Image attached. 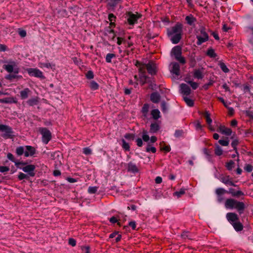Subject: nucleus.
<instances>
[{
    "label": "nucleus",
    "mask_w": 253,
    "mask_h": 253,
    "mask_svg": "<svg viewBox=\"0 0 253 253\" xmlns=\"http://www.w3.org/2000/svg\"><path fill=\"white\" fill-rule=\"evenodd\" d=\"M142 139L145 142H148L150 139V137L146 130H143L142 132Z\"/></svg>",
    "instance_id": "a19ab883"
},
{
    "label": "nucleus",
    "mask_w": 253,
    "mask_h": 253,
    "mask_svg": "<svg viewBox=\"0 0 253 253\" xmlns=\"http://www.w3.org/2000/svg\"><path fill=\"white\" fill-rule=\"evenodd\" d=\"M207 54L210 57L213 58L216 56V54L214 52V50L213 49H208Z\"/></svg>",
    "instance_id": "a18cd8bd"
},
{
    "label": "nucleus",
    "mask_w": 253,
    "mask_h": 253,
    "mask_svg": "<svg viewBox=\"0 0 253 253\" xmlns=\"http://www.w3.org/2000/svg\"><path fill=\"white\" fill-rule=\"evenodd\" d=\"M182 25L177 24L171 29L168 30V34L171 42L176 44L177 43L181 38Z\"/></svg>",
    "instance_id": "f257e3e1"
},
{
    "label": "nucleus",
    "mask_w": 253,
    "mask_h": 253,
    "mask_svg": "<svg viewBox=\"0 0 253 253\" xmlns=\"http://www.w3.org/2000/svg\"><path fill=\"white\" fill-rule=\"evenodd\" d=\"M122 147L126 151L129 150V145L128 143H127L124 139L122 140Z\"/></svg>",
    "instance_id": "09e8293b"
},
{
    "label": "nucleus",
    "mask_w": 253,
    "mask_h": 253,
    "mask_svg": "<svg viewBox=\"0 0 253 253\" xmlns=\"http://www.w3.org/2000/svg\"><path fill=\"white\" fill-rule=\"evenodd\" d=\"M227 193L231 194L234 197H239L240 196L244 195V193L242 192L241 190L235 191L233 188H230L229 191H227Z\"/></svg>",
    "instance_id": "a211bd4d"
},
{
    "label": "nucleus",
    "mask_w": 253,
    "mask_h": 253,
    "mask_svg": "<svg viewBox=\"0 0 253 253\" xmlns=\"http://www.w3.org/2000/svg\"><path fill=\"white\" fill-rule=\"evenodd\" d=\"M219 66L222 70V71L224 73H228L229 72V69L226 66V65L224 63H220L219 64Z\"/></svg>",
    "instance_id": "c03bdc74"
},
{
    "label": "nucleus",
    "mask_w": 253,
    "mask_h": 253,
    "mask_svg": "<svg viewBox=\"0 0 253 253\" xmlns=\"http://www.w3.org/2000/svg\"><path fill=\"white\" fill-rule=\"evenodd\" d=\"M39 66L41 68H50L52 70H54L55 69V65L52 63H40Z\"/></svg>",
    "instance_id": "cd10ccee"
},
{
    "label": "nucleus",
    "mask_w": 253,
    "mask_h": 253,
    "mask_svg": "<svg viewBox=\"0 0 253 253\" xmlns=\"http://www.w3.org/2000/svg\"><path fill=\"white\" fill-rule=\"evenodd\" d=\"M161 107H162V111L164 112H166L167 110V104L165 102H163L162 103Z\"/></svg>",
    "instance_id": "69168bd1"
},
{
    "label": "nucleus",
    "mask_w": 253,
    "mask_h": 253,
    "mask_svg": "<svg viewBox=\"0 0 253 253\" xmlns=\"http://www.w3.org/2000/svg\"><path fill=\"white\" fill-rule=\"evenodd\" d=\"M160 126L158 124L156 123H152L150 126V132L151 133H155L159 130Z\"/></svg>",
    "instance_id": "a878e982"
},
{
    "label": "nucleus",
    "mask_w": 253,
    "mask_h": 253,
    "mask_svg": "<svg viewBox=\"0 0 253 253\" xmlns=\"http://www.w3.org/2000/svg\"><path fill=\"white\" fill-rule=\"evenodd\" d=\"M134 135L132 134L127 133L125 135V137L127 140H133L134 139Z\"/></svg>",
    "instance_id": "bf43d9fd"
},
{
    "label": "nucleus",
    "mask_w": 253,
    "mask_h": 253,
    "mask_svg": "<svg viewBox=\"0 0 253 253\" xmlns=\"http://www.w3.org/2000/svg\"><path fill=\"white\" fill-rule=\"evenodd\" d=\"M220 180L225 185L235 186L236 185L232 181L229 176H223L220 178Z\"/></svg>",
    "instance_id": "f3484780"
},
{
    "label": "nucleus",
    "mask_w": 253,
    "mask_h": 253,
    "mask_svg": "<svg viewBox=\"0 0 253 253\" xmlns=\"http://www.w3.org/2000/svg\"><path fill=\"white\" fill-rule=\"evenodd\" d=\"M31 92L28 88H26L20 92V97L22 99H25L28 98V95Z\"/></svg>",
    "instance_id": "6ab92c4d"
},
{
    "label": "nucleus",
    "mask_w": 253,
    "mask_h": 253,
    "mask_svg": "<svg viewBox=\"0 0 253 253\" xmlns=\"http://www.w3.org/2000/svg\"><path fill=\"white\" fill-rule=\"evenodd\" d=\"M181 48L180 46H175L172 49L171 51V56H174L175 58L179 62L184 64L185 63V60L184 57L181 56Z\"/></svg>",
    "instance_id": "20e7f679"
},
{
    "label": "nucleus",
    "mask_w": 253,
    "mask_h": 253,
    "mask_svg": "<svg viewBox=\"0 0 253 253\" xmlns=\"http://www.w3.org/2000/svg\"><path fill=\"white\" fill-rule=\"evenodd\" d=\"M180 92L183 96H188L191 93V89L188 85L182 84L180 85Z\"/></svg>",
    "instance_id": "ddd939ff"
},
{
    "label": "nucleus",
    "mask_w": 253,
    "mask_h": 253,
    "mask_svg": "<svg viewBox=\"0 0 253 253\" xmlns=\"http://www.w3.org/2000/svg\"><path fill=\"white\" fill-rule=\"evenodd\" d=\"M201 35L197 36V38L198 39L197 43L198 45H201L202 43L209 40L208 35L205 31L201 30Z\"/></svg>",
    "instance_id": "f8f14e48"
},
{
    "label": "nucleus",
    "mask_w": 253,
    "mask_h": 253,
    "mask_svg": "<svg viewBox=\"0 0 253 253\" xmlns=\"http://www.w3.org/2000/svg\"><path fill=\"white\" fill-rule=\"evenodd\" d=\"M40 132L42 135V142L46 144L51 138V133L46 128H40Z\"/></svg>",
    "instance_id": "423d86ee"
},
{
    "label": "nucleus",
    "mask_w": 253,
    "mask_h": 253,
    "mask_svg": "<svg viewBox=\"0 0 253 253\" xmlns=\"http://www.w3.org/2000/svg\"><path fill=\"white\" fill-rule=\"evenodd\" d=\"M108 19L110 21V25H114V22L115 21L116 17L113 14H109L108 16Z\"/></svg>",
    "instance_id": "8fccbe9b"
},
{
    "label": "nucleus",
    "mask_w": 253,
    "mask_h": 253,
    "mask_svg": "<svg viewBox=\"0 0 253 253\" xmlns=\"http://www.w3.org/2000/svg\"><path fill=\"white\" fill-rule=\"evenodd\" d=\"M193 76L196 79H201L203 77V72L200 69L195 70L193 72Z\"/></svg>",
    "instance_id": "393cba45"
},
{
    "label": "nucleus",
    "mask_w": 253,
    "mask_h": 253,
    "mask_svg": "<svg viewBox=\"0 0 253 253\" xmlns=\"http://www.w3.org/2000/svg\"><path fill=\"white\" fill-rule=\"evenodd\" d=\"M69 244L72 247H74L76 245V241L73 238H70L69 239Z\"/></svg>",
    "instance_id": "680f3d73"
},
{
    "label": "nucleus",
    "mask_w": 253,
    "mask_h": 253,
    "mask_svg": "<svg viewBox=\"0 0 253 253\" xmlns=\"http://www.w3.org/2000/svg\"><path fill=\"white\" fill-rule=\"evenodd\" d=\"M226 167L228 170H231L235 167V163L232 160H230L226 163Z\"/></svg>",
    "instance_id": "e433bc0d"
},
{
    "label": "nucleus",
    "mask_w": 253,
    "mask_h": 253,
    "mask_svg": "<svg viewBox=\"0 0 253 253\" xmlns=\"http://www.w3.org/2000/svg\"><path fill=\"white\" fill-rule=\"evenodd\" d=\"M215 192L216 194L218 196V201L220 202L222 200V198L220 197V195H222L225 193H227V191L223 188H218L216 189Z\"/></svg>",
    "instance_id": "412c9836"
},
{
    "label": "nucleus",
    "mask_w": 253,
    "mask_h": 253,
    "mask_svg": "<svg viewBox=\"0 0 253 253\" xmlns=\"http://www.w3.org/2000/svg\"><path fill=\"white\" fill-rule=\"evenodd\" d=\"M115 57V54L114 53H108L106 55L105 60L106 62L111 63L112 59Z\"/></svg>",
    "instance_id": "ea45409f"
},
{
    "label": "nucleus",
    "mask_w": 253,
    "mask_h": 253,
    "mask_svg": "<svg viewBox=\"0 0 253 253\" xmlns=\"http://www.w3.org/2000/svg\"><path fill=\"white\" fill-rule=\"evenodd\" d=\"M39 99L38 97H34L29 99L27 101V103L30 106H34L38 103Z\"/></svg>",
    "instance_id": "72a5a7b5"
},
{
    "label": "nucleus",
    "mask_w": 253,
    "mask_h": 253,
    "mask_svg": "<svg viewBox=\"0 0 253 253\" xmlns=\"http://www.w3.org/2000/svg\"><path fill=\"white\" fill-rule=\"evenodd\" d=\"M185 193V189L181 188L178 191H176L173 193V196H176L177 198H179L182 196V195H184Z\"/></svg>",
    "instance_id": "f704fd0d"
},
{
    "label": "nucleus",
    "mask_w": 253,
    "mask_h": 253,
    "mask_svg": "<svg viewBox=\"0 0 253 253\" xmlns=\"http://www.w3.org/2000/svg\"><path fill=\"white\" fill-rule=\"evenodd\" d=\"M185 81L189 84L193 89H196L198 87V84L197 83L189 80L187 77L185 78Z\"/></svg>",
    "instance_id": "2f4dec72"
},
{
    "label": "nucleus",
    "mask_w": 253,
    "mask_h": 253,
    "mask_svg": "<svg viewBox=\"0 0 253 253\" xmlns=\"http://www.w3.org/2000/svg\"><path fill=\"white\" fill-rule=\"evenodd\" d=\"M149 105H148L147 104H144L142 107V112L145 117H146V116H147V113L149 110Z\"/></svg>",
    "instance_id": "37998d69"
},
{
    "label": "nucleus",
    "mask_w": 253,
    "mask_h": 253,
    "mask_svg": "<svg viewBox=\"0 0 253 253\" xmlns=\"http://www.w3.org/2000/svg\"><path fill=\"white\" fill-rule=\"evenodd\" d=\"M134 79L136 82V84H139L143 85L146 82L147 78L145 74L142 72L141 70H140L139 79L136 75L134 76Z\"/></svg>",
    "instance_id": "9d476101"
},
{
    "label": "nucleus",
    "mask_w": 253,
    "mask_h": 253,
    "mask_svg": "<svg viewBox=\"0 0 253 253\" xmlns=\"http://www.w3.org/2000/svg\"><path fill=\"white\" fill-rule=\"evenodd\" d=\"M136 143H137V145L139 147H141L143 145V142H142V140L140 138H138L136 139Z\"/></svg>",
    "instance_id": "e2e57ef3"
},
{
    "label": "nucleus",
    "mask_w": 253,
    "mask_h": 253,
    "mask_svg": "<svg viewBox=\"0 0 253 253\" xmlns=\"http://www.w3.org/2000/svg\"><path fill=\"white\" fill-rule=\"evenodd\" d=\"M90 88L93 90H96L99 87L98 84L94 81H92L90 83Z\"/></svg>",
    "instance_id": "58836bf2"
},
{
    "label": "nucleus",
    "mask_w": 253,
    "mask_h": 253,
    "mask_svg": "<svg viewBox=\"0 0 253 253\" xmlns=\"http://www.w3.org/2000/svg\"><path fill=\"white\" fill-rule=\"evenodd\" d=\"M19 35L22 38L26 37V31L22 29H20L18 31Z\"/></svg>",
    "instance_id": "052dcab7"
},
{
    "label": "nucleus",
    "mask_w": 253,
    "mask_h": 253,
    "mask_svg": "<svg viewBox=\"0 0 253 253\" xmlns=\"http://www.w3.org/2000/svg\"><path fill=\"white\" fill-rule=\"evenodd\" d=\"M16 154L19 156H21L23 154L25 156V146L18 147L16 148Z\"/></svg>",
    "instance_id": "7c9ffc66"
},
{
    "label": "nucleus",
    "mask_w": 253,
    "mask_h": 253,
    "mask_svg": "<svg viewBox=\"0 0 253 253\" xmlns=\"http://www.w3.org/2000/svg\"><path fill=\"white\" fill-rule=\"evenodd\" d=\"M170 72L175 79H178L180 75V66L177 63H171L170 64Z\"/></svg>",
    "instance_id": "0eeeda50"
},
{
    "label": "nucleus",
    "mask_w": 253,
    "mask_h": 253,
    "mask_svg": "<svg viewBox=\"0 0 253 253\" xmlns=\"http://www.w3.org/2000/svg\"><path fill=\"white\" fill-rule=\"evenodd\" d=\"M21 78L22 76H17L15 75H7L6 77V78L8 80H11L12 79H14V78Z\"/></svg>",
    "instance_id": "4d7b16f0"
},
{
    "label": "nucleus",
    "mask_w": 253,
    "mask_h": 253,
    "mask_svg": "<svg viewBox=\"0 0 253 253\" xmlns=\"http://www.w3.org/2000/svg\"><path fill=\"white\" fill-rule=\"evenodd\" d=\"M204 116L206 118V121H207V124L209 125V128L211 130H213V129H212L211 128V124L212 123V120L210 118V113H209V112L208 111H206L205 112V113H204Z\"/></svg>",
    "instance_id": "b1692460"
},
{
    "label": "nucleus",
    "mask_w": 253,
    "mask_h": 253,
    "mask_svg": "<svg viewBox=\"0 0 253 253\" xmlns=\"http://www.w3.org/2000/svg\"><path fill=\"white\" fill-rule=\"evenodd\" d=\"M232 225L233 226L234 229L236 231H240L242 230V229L243 228V225L239 221L232 224Z\"/></svg>",
    "instance_id": "bb28decb"
},
{
    "label": "nucleus",
    "mask_w": 253,
    "mask_h": 253,
    "mask_svg": "<svg viewBox=\"0 0 253 253\" xmlns=\"http://www.w3.org/2000/svg\"><path fill=\"white\" fill-rule=\"evenodd\" d=\"M152 117L155 120H157L160 118V112L157 109H153L151 111Z\"/></svg>",
    "instance_id": "c756f323"
},
{
    "label": "nucleus",
    "mask_w": 253,
    "mask_h": 253,
    "mask_svg": "<svg viewBox=\"0 0 253 253\" xmlns=\"http://www.w3.org/2000/svg\"><path fill=\"white\" fill-rule=\"evenodd\" d=\"M146 68L149 74L153 75L156 73L157 66L156 64L153 62H149L146 65Z\"/></svg>",
    "instance_id": "4468645a"
},
{
    "label": "nucleus",
    "mask_w": 253,
    "mask_h": 253,
    "mask_svg": "<svg viewBox=\"0 0 253 253\" xmlns=\"http://www.w3.org/2000/svg\"><path fill=\"white\" fill-rule=\"evenodd\" d=\"M82 250L84 253H89V248L88 246L82 247Z\"/></svg>",
    "instance_id": "0e129e2a"
},
{
    "label": "nucleus",
    "mask_w": 253,
    "mask_h": 253,
    "mask_svg": "<svg viewBox=\"0 0 253 253\" xmlns=\"http://www.w3.org/2000/svg\"><path fill=\"white\" fill-rule=\"evenodd\" d=\"M7 157L9 160H10L12 162H14L16 166H18L20 164V163L15 161L14 156L11 153H8L7 155Z\"/></svg>",
    "instance_id": "79ce46f5"
},
{
    "label": "nucleus",
    "mask_w": 253,
    "mask_h": 253,
    "mask_svg": "<svg viewBox=\"0 0 253 253\" xmlns=\"http://www.w3.org/2000/svg\"><path fill=\"white\" fill-rule=\"evenodd\" d=\"M219 131L222 134H225L226 135H230L232 133L231 130L229 128L225 127L224 126H220L219 128Z\"/></svg>",
    "instance_id": "aec40b11"
},
{
    "label": "nucleus",
    "mask_w": 253,
    "mask_h": 253,
    "mask_svg": "<svg viewBox=\"0 0 253 253\" xmlns=\"http://www.w3.org/2000/svg\"><path fill=\"white\" fill-rule=\"evenodd\" d=\"M0 132L1 135L4 138H11L13 136L12 128L8 126L0 124Z\"/></svg>",
    "instance_id": "7ed1b4c3"
},
{
    "label": "nucleus",
    "mask_w": 253,
    "mask_h": 253,
    "mask_svg": "<svg viewBox=\"0 0 253 253\" xmlns=\"http://www.w3.org/2000/svg\"><path fill=\"white\" fill-rule=\"evenodd\" d=\"M86 77L88 79H92L94 77L93 73L91 71H89L86 74Z\"/></svg>",
    "instance_id": "3c124183"
},
{
    "label": "nucleus",
    "mask_w": 253,
    "mask_h": 253,
    "mask_svg": "<svg viewBox=\"0 0 253 253\" xmlns=\"http://www.w3.org/2000/svg\"><path fill=\"white\" fill-rule=\"evenodd\" d=\"M36 153V149L34 147L27 145L25 146V157L33 156Z\"/></svg>",
    "instance_id": "dca6fc26"
},
{
    "label": "nucleus",
    "mask_w": 253,
    "mask_h": 253,
    "mask_svg": "<svg viewBox=\"0 0 253 253\" xmlns=\"http://www.w3.org/2000/svg\"><path fill=\"white\" fill-rule=\"evenodd\" d=\"M27 71L30 76L41 79L44 78L42 72L37 68H28Z\"/></svg>",
    "instance_id": "6e6552de"
},
{
    "label": "nucleus",
    "mask_w": 253,
    "mask_h": 253,
    "mask_svg": "<svg viewBox=\"0 0 253 253\" xmlns=\"http://www.w3.org/2000/svg\"><path fill=\"white\" fill-rule=\"evenodd\" d=\"M185 20L187 24L190 25H192L196 21V19L191 14L187 16L185 18Z\"/></svg>",
    "instance_id": "c85d7f7f"
},
{
    "label": "nucleus",
    "mask_w": 253,
    "mask_h": 253,
    "mask_svg": "<svg viewBox=\"0 0 253 253\" xmlns=\"http://www.w3.org/2000/svg\"><path fill=\"white\" fill-rule=\"evenodd\" d=\"M189 233L188 232H183V233L181 234V236L182 238L185 239V238H189Z\"/></svg>",
    "instance_id": "774afa93"
},
{
    "label": "nucleus",
    "mask_w": 253,
    "mask_h": 253,
    "mask_svg": "<svg viewBox=\"0 0 253 253\" xmlns=\"http://www.w3.org/2000/svg\"><path fill=\"white\" fill-rule=\"evenodd\" d=\"M146 151L147 152H152L153 153H155L156 152V149L153 147L151 146L149 144L147 145V147H146Z\"/></svg>",
    "instance_id": "49530a36"
},
{
    "label": "nucleus",
    "mask_w": 253,
    "mask_h": 253,
    "mask_svg": "<svg viewBox=\"0 0 253 253\" xmlns=\"http://www.w3.org/2000/svg\"><path fill=\"white\" fill-rule=\"evenodd\" d=\"M9 168L6 166H0V172L3 173L9 171Z\"/></svg>",
    "instance_id": "6e6d98bb"
},
{
    "label": "nucleus",
    "mask_w": 253,
    "mask_h": 253,
    "mask_svg": "<svg viewBox=\"0 0 253 253\" xmlns=\"http://www.w3.org/2000/svg\"><path fill=\"white\" fill-rule=\"evenodd\" d=\"M4 69L8 73L13 72L14 74H18L19 71L17 63L14 61L8 62L4 65Z\"/></svg>",
    "instance_id": "39448f33"
},
{
    "label": "nucleus",
    "mask_w": 253,
    "mask_h": 253,
    "mask_svg": "<svg viewBox=\"0 0 253 253\" xmlns=\"http://www.w3.org/2000/svg\"><path fill=\"white\" fill-rule=\"evenodd\" d=\"M222 87L224 89L225 91L231 93L230 89L226 84H224L222 85Z\"/></svg>",
    "instance_id": "338daca9"
},
{
    "label": "nucleus",
    "mask_w": 253,
    "mask_h": 253,
    "mask_svg": "<svg viewBox=\"0 0 253 253\" xmlns=\"http://www.w3.org/2000/svg\"><path fill=\"white\" fill-rule=\"evenodd\" d=\"M13 102H15V101L12 98H5L3 99H0V103H11Z\"/></svg>",
    "instance_id": "4c0bfd02"
},
{
    "label": "nucleus",
    "mask_w": 253,
    "mask_h": 253,
    "mask_svg": "<svg viewBox=\"0 0 253 253\" xmlns=\"http://www.w3.org/2000/svg\"><path fill=\"white\" fill-rule=\"evenodd\" d=\"M183 99L188 106L192 107L194 105L193 101L189 98L187 96H183Z\"/></svg>",
    "instance_id": "c9c22d12"
},
{
    "label": "nucleus",
    "mask_w": 253,
    "mask_h": 253,
    "mask_svg": "<svg viewBox=\"0 0 253 253\" xmlns=\"http://www.w3.org/2000/svg\"><path fill=\"white\" fill-rule=\"evenodd\" d=\"M141 15L138 13L135 14L129 13L128 15L127 21L130 25H133L137 22V20L141 17Z\"/></svg>",
    "instance_id": "9b49d317"
},
{
    "label": "nucleus",
    "mask_w": 253,
    "mask_h": 253,
    "mask_svg": "<svg viewBox=\"0 0 253 253\" xmlns=\"http://www.w3.org/2000/svg\"><path fill=\"white\" fill-rule=\"evenodd\" d=\"M36 167L34 165H28L21 168V169L25 172L28 173V175L34 177L35 175V170Z\"/></svg>",
    "instance_id": "1a4fd4ad"
},
{
    "label": "nucleus",
    "mask_w": 253,
    "mask_h": 253,
    "mask_svg": "<svg viewBox=\"0 0 253 253\" xmlns=\"http://www.w3.org/2000/svg\"><path fill=\"white\" fill-rule=\"evenodd\" d=\"M127 170L128 171L132 173H136L138 171V169L136 165L131 163H128Z\"/></svg>",
    "instance_id": "4be33fe9"
},
{
    "label": "nucleus",
    "mask_w": 253,
    "mask_h": 253,
    "mask_svg": "<svg viewBox=\"0 0 253 253\" xmlns=\"http://www.w3.org/2000/svg\"><path fill=\"white\" fill-rule=\"evenodd\" d=\"M83 153L85 155H89L91 153V150L88 147L84 148L83 149Z\"/></svg>",
    "instance_id": "13d9d810"
},
{
    "label": "nucleus",
    "mask_w": 253,
    "mask_h": 253,
    "mask_svg": "<svg viewBox=\"0 0 253 253\" xmlns=\"http://www.w3.org/2000/svg\"><path fill=\"white\" fill-rule=\"evenodd\" d=\"M225 207L227 209H236L240 213H243L245 209V205L243 202L233 199H227L225 203Z\"/></svg>",
    "instance_id": "f03ea898"
},
{
    "label": "nucleus",
    "mask_w": 253,
    "mask_h": 253,
    "mask_svg": "<svg viewBox=\"0 0 253 253\" xmlns=\"http://www.w3.org/2000/svg\"><path fill=\"white\" fill-rule=\"evenodd\" d=\"M18 177L20 180H22L24 179H27L28 175L24 173L20 172L18 174Z\"/></svg>",
    "instance_id": "864d4df0"
},
{
    "label": "nucleus",
    "mask_w": 253,
    "mask_h": 253,
    "mask_svg": "<svg viewBox=\"0 0 253 253\" xmlns=\"http://www.w3.org/2000/svg\"><path fill=\"white\" fill-rule=\"evenodd\" d=\"M214 152L216 155L220 156L223 153V150L219 145L215 144Z\"/></svg>",
    "instance_id": "473e14b6"
},
{
    "label": "nucleus",
    "mask_w": 253,
    "mask_h": 253,
    "mask_svg": "<svg viewBox=\"0 0 253 253\" xmlns=\"http://www.w3.org/2000/svg\"><path fill=\"white\" fill-rule=\"evenodd\" d=\"M151 100L154 103H157L160 100V95L156 92H154L151 95Z\"/></svg>",
    "instance_id": "5701e85b"
},
{
    "label": "nucleus",
    "mask_w": 253,
    "mask_h": 253,
    "mask_svg": "<svg viewBox=\"0 0 253 253\" xmlns=\"http://www.w3.org/2000/svg\"><path fill=\"white\" fill-rule=\"evenodd\" d=\"M244 169L247 172H251L253 170V167L250 164H247L245 165Z\"/></svg>",
    "instance_id": "5fc2aeb1"
},
{
    "label": "nucleus",
    "mask_w": 253,
    "mask_h": 253,
    "mask_svg": "<svg viewBox=\"0 0 253 253\" xmlns=\"http://www.w3.org/2000/svg\"><path fill=\"white\" fill-rule=\"evenodd\" d=\"M226 218L228 221L231 224H233L239 220L238 215L233 212H229L226 214Z\"/></svg>",
    "instance_id": "2eb2a0df"
},
{
    "label": "nucleus",
    "mask_w": 253,
    "mask_h": 253,
    "mask_svg": "<svg viewBox=\"0 0 253 253\" xmlns=\"http://www.w3.org/2000/svg\"><path fill=\"white\" fill-rule=\"evenodd\" d=\"M218 143L223 146H227L229 145V141L228 139L225 140L220 139L218 141Z\"/></svg>",
    "instance_id": "de8ad7c7"
},
{
    "label": "nucleus",
    "mask_w": 253,
    "mask_h": 253,
    "mask_svg": "<svg viewBox=\"0 0 253 253\" xmlns=\"http://www.w3.org/2000/svg\"><path fill=\"white\" fill-rule=\"evenodd\" d=\"M97 190L96 187H89L88 189V192L90 194H94L97 191Z\"/></svg>",
    "instance_id": "603ef678"
}]
</instances>
